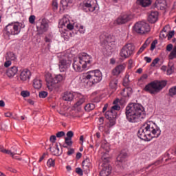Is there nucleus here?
<instances>
[{"label": "nucleus", "mask_w": 176, "mask_h": 176, "mask_svg": "<svg viewBox=\"0 0 176 176\" xmlns=\"http://www.w3.org/2000/svg\"><path fill=\"white\" fill-rule=\"evenodd\" d=\"M126 119L129 123H138L145 118V109L138 103H129L125 109Z\"/></svg>", "instance_id": "1"}, {"label": "nucleus", "mask_w": 176, "mask_h": 176, "mask_svg": "<svg viewBox=\"0 0 176 176\" xmlns=\"http://www.w3.org/2000/svg\"><path fill=\"white\" fill-rule=\"evenodd\" d=\"M63 80H65V77L63 76L61 74L56 75L54 78H53L50 74L45 75L47 87L50 91H58L60 86V82Z\"/></svg>", "instance_id": "2"}, {"label": "nucleus", "mask_w": 176, "mask_h": 176, "mask_svg": "<svg viewBox=\"0 0 176 176\" xmlns=\"http://www.w3.org/2000/svg\"><path fill=\"white\" fill-rule=\"evenodd\" d=\"M166 86H167V81L154 80L147 84L144 87V90L150 94H157V93H160Z\"/></svg>", "instance_id": "3"}, {"label": "nucleus", "mask_w": 176, "mask_h": 176, "mask_svg": "<svg viewBox=\"0 0 176 176\" xmlns=\"http://www.w3.org/2000/svg\"><path fill=\"white\" fill-rule=\"evenodd\" d=\"M143 126L146 129V133H147V135L149 138H157L159 135H160V133H162L160 128L156 126V124L152 121H148L144 123Z\"/></svg>", "instance_id": "4"}, {"label": "nucleus", "mask_w": 176, "mask_h": 176, "mask_svg": "<svg viewBox=\"0 0 176 176\" xmlns=\"http://www.w3.org/2000/svg\"><path fill=\"white\" fill-rule=\"evenodd\" d=\"M85 79L91 83L90 86H93V85H97L102 80V74L98 69L89 71L86 74Z\"/></svg>", "instance_id": "5"}, {"label": "nucleus", "mask_w": 176, "mask_h": 176, "mask_svg": "<svg viewBox=\"0 0 176 176\" xmlns=\"http://www.w3.org/2000/svg\"><path fill=\"white\" fill-rule=\"evenodd\" d=\"M19 23H10L5 28L3 31L4 38L10 39V35H18L20 34V28Z\"/></svg>", "instance_id": "6"}, {"label": "nucleus", "mask_w": 176, "mask_h": 176, "mask_svg": "<svg viewBox=\"0 0 176 176\" xmlns=\"http://www.w3.org/2000/svg\"><path fill=\"white\" fill-rule=\"evenodd\" d=\"M133 30L137 34L144 35V34H148V32L151 31V27H149V24L147 23L138 22L135 24Z\"/></svg>", "instance_id": "7"}, {"label": "nucleus", "mask_w": 176, "mask_h": 176, "mask_svg": "<svg viewBox=\"0 0 176 176\" xmlns=\"http://www.w3.org/2000/svg\"><path fill=\"white\" fill-rule=\"evenodd\" d=\"M134 50H135L134 44L128 43L122 48L120 54L122 58H127L134 53Z\"/></svg>", "instance_id": "8"}, {"label": "nucleus", "mask_w": 176, "mask_h": 176, "mask_svg": "<svg viewBox=\"0 0 176 176\" xmlns=\"http://www.w3.org/2000/svg\"><path fill=\"white\" fill-rule=\"evenodd\" d=\"M97 8V0H88L83 1L82 9L84 12H94Z\"/></svg>", "instance_id": "9"}, {"label": "nucleus", "mask_w": 176, "mask_h": 176, "mask_svg": "<svg viewBox=\"0 0 176 176\" xmlns=\"http://www.w3.org/2000/svg\"><path fill=\"white\" fill-rule=\"evenodd\" d=\"M106 119L109 122V127H112L116 124V118L118 117V113L109 110L104 113Z\"/></svg>", "instance_id": "10"}, {"label": "nucleus", "mask_w": 176, "mask_h": 176, "mask_svg": "<svg viewBox=\"0 0 176 176\" xmlns=\"http://www.w3.org/2000/svg\"><path fill=\"white\" fill-rule=\"evenodd\" d=\"M36 30L39 35L47 32V30H49V21L45 18L43 19L41 22L36 25Z\"/></svg>", "instance_id": "11"}, {"label": "nucleus", "mask_w": 176, "mask_h": 176, "mask_svg": "<svg viewBox=\"0 0 176 176\" xmlns=\"http://www.w3.org/2000/svg\"><path fill=\"white\" fill-rule=\"evenodd\" d=\"M71 65V62L69 60H67L65 58H60L58 62V68L60 72H65L69 66Z\"/></svg>", "instance_id": "12"}, {"label": "nucleus", "mask_w": 176, "mask_h": 176, "mask_svg": "<svg viewBox=\"0 0 176 176\" xmlns=\"http://www.w3.org/2000/svg\"><path fill=\"white\" fill-rule=\"evenodd\" d=\"M78 58L82 61L83 65L82 67L83 68H87V65H90L91 63V56L87 53H82L79 55Z\"/></svg>", "instance_id": "13"}, {"label": "nucleus", "mask_w": 176, "mask_h": 176, "mask_svg": "<svg viewBox=\"0 0 176 176\" xmlns=\"http://www.w3.org/2000/svg\"><path fill=\"white\" fill-rule=\"evenodd\" d=\"M138 137L140 138V140H143V141H151L152 139L148 136V133L145 129V126L142 125L138 131Z\"/></svg>", "instance_id": "14"}, {"label": "nucleus", "mask_w": 176, "mask_h": 176, "mask_svg": "<svg viewBox=\"0 0 176 176\" xmlns=\"http://www.w3.org/2000/svg\"><path fill=\"white\" fill-rule=\"evenodd\" d=\"M73 68L76 72H82L83 69H86L87 67H83V61L78 58L77 60H74Z\"/></svg>", "instance_id": "15"}, {"label": "nucleus", "mask_w": 176, "mask_h": 176, "mask_svg": "<svg viewBox=\"0 0 176 176\" xmlns=\"http://www.w3.org/2000/svg\"><path fill=\"white\" fill-rule=\"evenodd\" d=\"M131 19V16L129 14H122L119 16L116 20L115 21V23L118 24V25H122V24H126V23H128V21H130Z\"/></svg>", "instance_id": "16"}, {"label": "nucleus", "mask_w": 176, "mask_h": 176, "mask_svg": "<svg viewBox=\"0 0 176 176\" xmlns=\"http://www.w3.org/2000/svg\"><path fill=\"white\" fill-rule=\"evenodd\" d=\"M128 156L129 155H127V151H126V150L121 151L120 155L117 157V161L116 162L117 166H122V164L126 162Z\"/></svg>", "instance_id": "17"}, {"label": "nucleus", "mask_w": 176, "mask_h": 176, "mask_svg": "<svg viewBox=\"0 0 176 176\" xmlns=\"http://www.w3.org/2000/svg\"><path fill=\"white\" fill-rule=\"evenodd\" d=\"M159 19V12L157 11H152L148 16V21L151 24H155Z\"/></svg>", "instance_id": "18"}, {"label": "nucleus", "mask_w": 176, "mask_h": 176, "mask_svg": "<svg viewBox=\"0 0 176 176\" xmlns=\"http://www.w3.org/2000/svg\"><path fill=\"white\" fill-rule=\"evenodd\" d=\"M112 173V166L109 165L103 166L100 173V176H109Z\"/></svg>", "instance_id": "19"}, {"label": "nucleus", "mask_w": 176, "mask_h": 176, "mask_svg": "<svg viewBox=\"0 0 176 176\" xmlns=\"http://www.w3.org/2000/svg\"><path fill=\"white\" fill-rule=\"evenodd\" d=\"M126 68V65H119L112 70V74L113 76H118L120 75L123 70Z\"/></svg>", "instance_id": "20"}, {"label": "nucleus", "mask_w": 176, "mask_h": 176, "mask_svg": "<svg viewBox=\"0 0 176 176\" xmlns=\"http://www.w3.org/2000/svg\"><path fill=\"white\" fill-rule=\"evenodd\" d=\"M12 149H13L12 151V150L5 149L3 148V146L0 145V152H2L3 153H6V155H10L12 157V159H14V155H16V152H17V149L13 147H12Z\"/></svg>", "instance_id": "21"}, {"label": "nucleus", "mask_w": 176, "mask_h": 176, "mask_svg": "<svg viewBox=\"0 0 176 176\" xmlns=\"http://www.w3.org/2000/svg\"><path fill=\"white\" fill-rule=\"evenodd\" d=\"M49 149L54 156H60V155L63 153V151H60V148H58V144L57 143H56L55 146L54 147H52V144H50Z\"/></svg>", "instance_id": "22"}, {"label": "nucleus", "mask_w": 176, "mask_h": 176, "mask_svg": "<svg viewBox=\"0 0 176 176\" xmlns=\"http://www.w3.org/2000/svg\"><path fill=\"white\" fill-rule=\"evenodd\" d=\"M31 77V72L28 69H24L21 72L20 74V78L21 80H23V82H25V80H28Z\"/></svg>", "instance_id": "23"}, {"label": "nucleus", "mask_w": 176, "mask_h": 176, "mask_svg": "<svg viewBox=\"0 0 176 176\" xmlns=\"http://www.w3.org/2000/svg\"><path fill=\"white\" fill-rule=\"evenodd\" d=\"M76 97L78 98V101L76 103L74 104V108H78V107H80L82 104L86 101V98H85V96L80 94H76Z\"/></svg>", "instance_id": "24"}, {"label": "nucleus", "mask_w": 176, "mask_h": 176, "mask_svg": "<svg viewBox=\"0 0 176 176\" xmlns=\"http://www.w3.org/2000/svg\"><path fill=\"white\" fill-rule=\"evenodd\" d=\"M82 168L85 171H89L91 167V162L89 158H86L82 162Z\"/></svg>", "instance_id": "25"}, {"label": "nucleus", "mask_w": 176, "mask_h": 176, "mask_svg": "<svg viewBox=\"0 0 176 176\" xmlns=\"http://www.w3.org/2000/svg\"><path fill=\"white\" fill-rule=\"evenodd\" d=\"M75 97V95L72 92L66 91L65 92L63 100L64 101H72L74 100V98Z\"/></svg>", "instance_id": "26"}, {"label": "nucleus", "mask_w": 176, "mask_h": 176, "mask_svg": "<svg viewBox=\"0 0 176 176\" xmlns=\"http://www.w3.org/2000/svg\"><path fill=\"white\" fill-rule=\"evenodd\" d=\"M18 71L17 67L13 66L7 70L6 74L9 78H12V76H14L17 74Z\"/></svg>", "instance_id": "27"}, {"label": "nucleus", "mask_w": 176, "mask_h": 176, "mask_svg": "<svg viewBox=\"0 0 176 176\" xmlns=\"http://www.w3.org/2000/svg\"><path fill=\"white\" fill-rule=\"evenodd\" d=\"M133 93V89L131 87H126L122 90L121 93L123 97H130Z\"/></svg>", "instance_id": "28"}, {"label": "nucleus", "mask_w": 176, "mask_h": 176, "mask_svg": "<svg viewBox=\"0 0 176 176\" xmlns=\"http://www.w3.org/2000/svg\"><path fill=\"white\" fill-rule=\"evenodd\" d=\"M33 86L34 89H41V87H42V80H41V79L38 78H36L33 80Z\"/></svg>", "instance_id": "29"}, {"label": "nucleus", "mask_w": 176, "mask_h": 176, "mask_svg": "<svg viewBox=\"0 0 176 176\" xmlns=\"http://www.w3.org/2000/svg\"><path fill=\"white\" fill-rule=\"evenodd\" d=\"M138 2L142 6L143 8H146L149 6L152 3L151 0H138Z\"/></svg>", "instance_id": "30"}, {"label": "nucleus", "mask_w": 176, "mask_h": 176, "mask_svg": "<svg viewBox=\"0 0 176 176\" xmlns=\"http://www.w3.org/2000/svg\"><path fill=\"white\" fill-rule=\"evenodd\" d=\"M118 78H112L111 80L110 81L109 86L111 89H116V87H118Z\"/></svg>", "instance_id": "31"}, {"label": "nucleus", "mask_w": 176, "mask_h": 176, "mask_svg": "<svg viewBox=\"0 0 176 176\" xmlns=\"http://www.w3.org/2000/svg\"><path fill=\"white\" fill-rule=\"evenodd\" d=\"M85 111L86 112H90V111H93L96 108V105L93 103H88L85 106Z\"/></svg>", "instance_id": "32"}, {"label": "nucleus", "mask_w": 176, "mask_h": 176, "mask_svg": "<svg viewBox=\"0 0 176 176\" xmlns=\"http://www.w3.org/2000/svg\"><path fill=\"white\" fill-rule=\"evenodd\" d=\"M69 19H68V18L67 17H63L60 22V24L61 25V28H63L64 27H67V25H68V24H69Z\"/></svg>", "instance_id": "33"}, {"label": "nucleus", "mask_w": 176, "mask_h": 176, "mask_svg": "<svg viewBox=\"0 0 176 176\" xmlns=\"http://www.w3.org/2000/svg\"><path fill=\"white\" fill-rule=\"evenodd\" d=\"M74 2V0H61L60 5H62L63 8H67Z\"/></svg>", "instance_id": "34"}, {"label": "nucleus", "mask_w": 176, "mask_h": 176, "mask_svg": "<svg viewBox=\"0 0 176 176\" xmlns=\"http://www.w3.org/2000/svg\"><path fill=\"white\" fill-rule=\"evenodd\" d=\"M168 96L172 98L174 97V96H176V85L169 89Z\"/></svg>", "instance_id": "35"}, {"label": "nucleus", "mask_w": 176, "mask_h": 176, "mask_svg": "<svg viewBox=\"0 0 176 176\" xmlns=\"http://www.w3.org/2000/svg\"><path fill=\"white\" fill-rule=\"evenodd\" d=\"M169 60H174V58H176V47L174 46L173 49L172 50L171 52L170 53L168 56Z\"/></svg>", "instance_id": "36"}, {"label": "nucleus", "mask_w": 176, "mask_h": 176, "mask_svg": "<svg viewBox=\"0 0 176 176\" xmlns=\"http://www.w3.org/2000/svg\"><path fill=\"white\" fill-rule=\"evenodd\" d=\"M155 3L157 5L158 8H164L166 5V0H157Z\"/></svg>", "instance_id": "37"}, {"label": "nucleus", "mask_w": 176, "mask_h": 176, "mask_svg": "<svg viewBox=\"0 0 176 176\" xmlns=\"http://www.w3.org/2000/svg\"><path fill=\"white\" fill-rule=\"evenodd\" d=\"M8 56L6 58V60H10L11 61H14L16 60V55H14V53L13 52H9L7 54Z\"/></svg>", "instance_id": "38"}, {"label": "nucleus", "mask_w": 176, "mask_h": 176, "mask_svg": "<svg viewBox=\"0 0 176 176\" xmlns=\"http://www.w3.org/2000/svg\"><path fill=\"white\" fill-rule=\"evenodd\" d=\"M101 148L104 149L106 152H109V144L107 143V142H103L101 145Z\"/></svg>", "instance_id": "39"}, {"label": "nucleus", "mask_w": 176, "mask_h": 176, "mask_svg": "<svg viewBox=\"0 0 176 176\" xmlns=\"http://www.w3.org/2000/svg\"><path fill=\"white\" fill-rule=\"evenodd\" d=\"M129 76L126 74L123 80V86L125 87L129 86V82H130V80H129Z\"/></svg>", "instance_id": "40"}, {"label": "nucleus", "mask_w": 176, "mask_h": 176, "mask_svg": "<svg viewBox=\"0 0 176 176\" xmlns=\"http://www.w3.org/2000/svg\"><path fill=\"white\" fill-rule=\"evenodd\" d=\"M47 91H40L39 94H38V97L40 98H46V97H47Z\"/></svg>", "instance_id": "41"}, {"label": "nucleus", "mask_w": 176, "mask_h": 176, "mask_svg": "<svg viewBox=\"0 0 176 176\" xmlns=\"http://www.w3.org/2000/svg\"><path fill=\"white\" fill-rule=\"evenodd\" d=\"M54 165H55L54 160L52 158L49 159L47 162V166H48V167H54Z\"/></svg>", "instance_id": "42"}, {"label": "nucleus", "mask_w": 176, "mask_h": 176, "mask_svg": "<svg viewBox=\"0 0 176 176\" xmlns=\"http://www.w3.org/2000/svg\"><path fill=\"white\" fill-rule=\"evenodd\" d=\"M65 143L66 144V145H67V146H72V144H74V142H72V139H69V138H65Z\"/></svg>", "instance_id": "43"}, {"label": "nucleus", "mask_w": 176, "mask_h": 176, "mask_svg": "<svg viewBox=\"0 0 176 176\" xmlns=\"http://www.w3.org/2000/svg\"><path fill=\"white\" fill-rule=\"evenodd\" d=\"M169 68L166 71L167 75H171L173 72H174V65H172L171 66L168 65Z\"/></svg>", "instance_id": "44"}, {"label": "nucleus", "mask_w": 176, "mask_h": 176, "mask_svg": "<svg viewBox=\"0 0 176 176\" xmlns=\"http://www.w3.org/2000/svg\"><path fill=\"white\" fill-rule=\"evenodd\" d=\"M110 111H112L113 112H116V111H120V106L118 104H115L114 106H112Z\"/></svg>", "instance_id": "45"}, {"label": "nucleus", "mask_w": 176, "mask_h": 176, "mask_svg": "<svg viewBox=\"0 0 176 176\" xmlns=\"http://www.w3.org/2000/svg\"><path fill=\"white\" fill-rule=\"evenodd\" d=\"M21 96H22V97L24 98L30 97V92L28 91H22L21 92Z\"/></svg>", "instance_id": "46"}, {"label": "nucleus", "mask_w": 176, "mask_h": 176, "mask_svg": "<svg viewBox=\"0 0 176 176\" xmlns=\"http://www.w3.org/2000/svg\"><path fill=\"white\" fill-rule=\"evenodd\" d=\"M159 61H160V58H155L153 62L151 64V67H155L156 64H157V63H159Z\"/></svg>", "instance_id": "47"}, {"label": "nucleus", "mask_w": 176, "mask_h": 176, "mask_svg": "<svg viewBox=\"0 0 176 176\" xmlns=\"http://www.w3.org/2000/svg\"><path fill=\"white\" fill-rule=\"evenodd\" d=\"M52 8H53L54 10H57V9H58V3H57L56 0H54L52 1Z\"/></svg>", "instance_id": "48"}, {"label": "nucleus", "mask_w": 176, "mask_h": 176, "mask_svg": "<svg viewBox=\"0 0 176 176\" xmlns=\"http://www.w3.org/2000/svg\"><path fill=\"white\" fill-rule=\"evenodd\" d=\"M66 135H67V138H69V140H72V137H74V132L72 131H69L67 133Z\"/></svg>", "instance_id": "49"}, {"label": "nucleus", "mask_w": 176, "mask_h": 176, "mask_svg": "<svg viewBox=\"0 0 176 176\" xmlns=\"http://www.w3.org/2000/svg\"><path fill=\"white\" fill-rule=\"evenodd\" d=\"M35 15H31L29 17V23H30V24H34L35 23Z\"/></svg>", "instance_id": "50"}, {"label": "nucleus", "mask_w": 176, "mask_h": 176, "mask_svg": "<svg viewBox=\"0 0 176 176\" xmlns=\"http://www.w3.org/2000/svg\"><path fill=\"white\" fill-rule=\"evenodd\" d=\"M57 138H61L62 137H64L65 135V132L64 131H59L56 134Z\"/></svg>", "instance_id": "51"}, {"label": "nucleus", "mask_w": 176, "mask_h": 176, "mask_svg": "<svg viewBox=\"0 0 176 176\" xmlns=\"http://www.w3.org/2000/svg\"><path fill=\"white\" fill-rule=\"evenodd\" d=\"M174 34H175V32L174 30L170 31L168 34H167L168 41H170V39H171V38L174 36Z\"/></svg>", "instance_id": "52"}, {"label": "nucleus", "mask_w": 176, "mask_h": 176, "mask_svg": "<svg viewBox=\"0 0 176 176\" xmlns=\"http://www.w3.org/2000/svg\"><path fill=\"white\" fill-rule=\"evenodd\" d=\"M56 140H57V138L54 135H51L50 138V141L52 144L56 143Z\"/></svg>", "instance_id": "53"}, {"label": "nucleus", "mask_w": 176, "mask_h": 176, "mask_svg": "<svg viewBox=\"0 0 176 176\" xmlns=\"http://www.w3.org/2000/svg\"><path fill=\"white\" fill-rule=\"evenodd\" d=\"M76 173L78 174V175H83V170L80 168H76Z\"/></svg>", "instance_id": "54"}, {"label": "nucleus", "mask_w": 176, "mask_h": 176, "mask_svg": "<svg viewBox=\"0 0 176 176\" xmlns=\"http://www.w3.org/2000/svg\"><path fill=\"white\" fill-rule=\"evenodd\" d=\"M168 34L167 32L164 31V32H161L160 34V38H167Z\"/></svg>", "instance_id": "55"}, {"label": "nucleus", "mask_w": 176, "mask_h": 176, "mask_svg": "<svg viewBox=\"0 0 176 176\" xmlns=\"http://www.w3.org/2000/svg\"><path fill=\"white\" fill-rule=\"evenodd\" d=\"M145 49H146V47L144 45H142V47L140 48V50L137 52V54H141V53H142V52H144V50H145Z\"/></svg>", "instance_id": "56"}, {"label": "nucleus", "mask_w": 176, "mask_h": 176, "mask_svg": "<svg viewBox=\"0 0 176 176\" xmlns=\"http://www.w3.org/2000/svg\"><path fill=\"white\" fill-rule=\"evenodd\" d=\"M173 44H168L167 46H166V51L167 52H171V50H173Z\"/></svg>", "instance_id": "57"}, {"label": "nucleus", "mask_w": 176, "mask_h": 176, "mask_svg": "<svg viewBox=\"0 0 176 176\" xmlns=\"http://www.w3.org/2000/svg\"><path fill=\"white\" fill-rule=\"evenodd\" d=\"M150 43H151V40H149V38H147L142 45L144 46V47H148V45Z\"/></svg>", "instance_id": "58"}, {"label": "nucleus", "mask_w": 176, "mask_h": 176, "mask_svg": "<svg viewBox=\"0 0 176 176\" xmlns=\"http://www.w3.org/2000/svg\"><path fill=\"white\" fill-rule=\"evenodd\" d=\"M67 30H69L70 31H72V30H74V25L71 24V23H69L67 25H66Z\"/></svg>", "instance_id": "59"}, {"label": "nucleus", "mask_w": 176, "mask_h": 176, "mask_svg": "<svg viewBox=\"0 0 176 176\" xmlns=\"http://www.w3.org/2000/svg\"><path fill=\"white\" fill-rule=\"evenodd\" d=\"M10 65H12V62L10 60H7L4 63V67H6V68L10 67Z\"/></svg>", "instance_id": "60"}, {"label": "nucleus", "mask_w": 176, "mask_h": 176, "mask_svg": "<svg viewBox=\"0 0 176 176\" xmlns=\"http://www.w3.org/2000/svg\"><path fill=\"white\" fill-rule=\"evenodd\" d=\"M75 153V150L74 148H70L69 151H67V155L71 156V155Z\"/></svg>", "instance_id": "61"}, {"label": "nucleus", "mask_w": 176, "mask_h": 176, "mask_svg": "<svg viewBox=\"0 0 176 176\" xmlns=\"http://www.w3.org/2000/svg\"><path fill=\"white\" fill-rule=\"evenodd\" d=\"M146 79H148V74H143L142 76L140 78V80H145Z\"/></svg>", "instance_id": "62"}, {"label": "nucleus", "mask_w": 176, "mask_h": 176, "mask_svg": "<svg viewBox=\"0 0 176 176\" xmlns=\"http://www.w3.org/2000/svg\"><path fill=\"white\" fill-rule=\"evenodd\" d=\"M144 60L146 63H151L152 61V58L151 57L145 56Z\"/></svg>", "instance_id": "63"}, {"label": "nucleus", "mask_w": 176, "mask_h": 176, "mask_svg": "<svg viewBox=\"0 0 176 176\" xmlns=\"http://www.w3.org/2000/svg\"><path fill=\"white\" fill-rule=\"evenodd\" d=\"M99 123L100 126H101V124H104V117H100Z\"/></svg>", "instance_id": "64"}]
</instances>
